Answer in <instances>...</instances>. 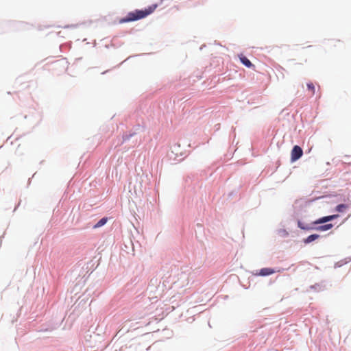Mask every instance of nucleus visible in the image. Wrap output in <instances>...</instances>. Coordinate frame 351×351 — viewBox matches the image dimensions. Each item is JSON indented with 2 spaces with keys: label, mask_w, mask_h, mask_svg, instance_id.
Returning a JSON list of instances; mask_svg holds the SVG:
<instances>
[{
  "label": "nucleus",
  "mask_w": 351,
  "mask_h": 351,
  "mask_svg": "<svg viewBox=\"0 0 351 351\" xmlns=\"http://www.w3.org/2000/svg\"><path fill=\"white\" fill-rule=\"evenodd\" d=\"M156 5H153L143 10H136L134 12H129L125 17L120 19L119 23H128L143 19L152 14L156 8Z\"/></svg>",
  "instance_id": "obj_1"
},
{
  "label": "nucleus",
  "mask_w": 351,
  "mask_h": 351,
  "mask_svg": "<svg viewBox=\"0 0 351 351\" xmlns=\"http://www.w3.org/2000/svg\"><path fill=\"white\" fill-rule=\"evenodd\" d=\"M303 154V151L302 148L298 145H295L291 153V161H295L302 157Z\"/></svg>",
  "instance_id": "obj_2"
},
{
  "label": "nucleus",
  "mask_w": 351,
  "mask_h": 351,
  "mask_svg": "<svg viewBox=\"0 0 351 351\" xmlns=\"http://www.w3.org/2000/svg\"><path fill=\"white\" fill-rule=\"evenodd\" d=\"M338 217H339V215H332L322 217L319 218L318 219L315 220L313 222V224H322V223L332 221Z\"/></svg>",
  "instance_id": "obj_3"
},
{
  "label": "nucleus",
  "mask_w": 351,
  "mask_h": 351,
  "mask_svg": "<svg viewBox=\"0 0 351 351\" xmlns=\"http://www.w3.org/2000/svg\"><path fill=\"white\" fill-rule=\"evenodd\" d=\"M240 61L247 68L254 67V65L243 54L239 55Z\"/></svg>",
  "instance_id": "obj_4"
},
{
  "label": "nucleus",
  "mask_w": 351,
  "mask_h": 351,
  "mask_svg": "<svg viewBox=\"0 0 351 351\" xmlns=\"http://www.w3.org/2000/svg\"><path fill=\"white\" fill-rule=\"evenodd\" d=\"M275 272V270L271 268H263L259 271L258 275L265 276L273 274Z\"/></svg>",
  "instance_id": "obj_5"
},
{
  "label": "nucleus",
  "mask_w": 351,
  "mask_h": 351,
  "mask_svg": "<svg viewBox=\"0 0 351 351\" xmlns=\"http://www.w3.org/2000/svg\"><path fill=\"white\" fill-rule=\"evenodd\" d=\"M332 227H333V225L332 223H327V224L317 226V227L315 228V229L317 231L324 232V231H327V230L331 229Z\"/></svg>",
  "instance_id": "obj_6"
},
{
  "label": "nucleus",
  "mask_w": 351,
  "mask_h": 351,
  "mask_svg": "<svg viewBox=\"0 0 351 351\" xmlns=\"http://www.w3.org/2000/svg\"><path fill=\"white\" fill-rule=\"evenodd\" d=\"M319 237V234H311V235L308 236L307 238H306L304 240V242L305 243H309L315 241V239H318Z\"/></svg>",
  "instance_id": "obj_7"
},
{
  "label": "nucleus",
  "mask_w": 351,
  "mask_h": 351,
  "mask_svg": "<svg viewBox=\"0 0 351 351\" xmlns=\"http://www.w3.org/2000/svg\"><path fill=\"white\" fill-rule=\"evenodd\" d=\"M308 90L311 92V95L313 96L315 93V85L312 82L307 83Z\"/></svg>",
  "instance_id": "obj_8"
},
{
  "label": "nucleus",
  "mask_w": 351,
  "mask_h": 351,
  "mask_svg": "<svg viewBox=\"0 0 351 351\" xmlns=\"http://www.w3.org/2000/svg\"><path fill=\"white\" fill-rule=\"evenodd\" d=\"M108 219L106 217L101 218L95 226L94 228L101 227L107 222Z\"/></svg>",
  "instance_id": "obj_9"
},
{
  "label": "nucleus",
  "mask_w": 351,
  "mask_h": 351,
  "mask_svg": "<svg viewBox=\"0 0 351 351\" xmlns=\"http://www.w3.org/2000/svg\"><path fill=\"white\" fill-rule=\"evenodd\" d=\"M348 208V205L346 204H339L336 206L335 208V210L339 212V213H342L344 211L345 209H346Z\"/></svg>",
  "instance_id": "obj_10"
},
{
  "label": "nucleus",
  "mask_w": 351,
  "mask_h": 351,
  "mask_svg": "<svg viewBox=\"0 0 351 351\" xmlns=\"http://www.w3.org/2000/svg\"><path fill=\"white\" fill-rule=\"evenodd\" d=\"M298 227L300 228V229H302V230H312L313 228L308 226V225H304L302 222H301L300 221H298Z\"/></svg>",
  "instance_id": "obj_11"
}]
</instances>
